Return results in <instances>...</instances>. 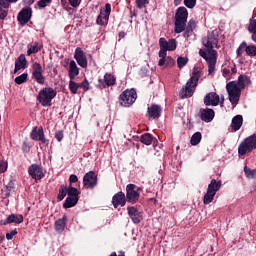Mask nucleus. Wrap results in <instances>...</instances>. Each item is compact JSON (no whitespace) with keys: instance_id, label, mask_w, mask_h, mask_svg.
Instances as JSON below:
<instances>
[{"instance_id":"4c0bfd02","label":"nucleus","mask_w":256,"mask_h":256,"mask_svg":"<svg viewBox=\"0 0 256 256\" xmlns=\"http://www.w3.org/2000/svg\"><path fill=\"white\" fill-rule=\"evenodd\" d=\"M65 197H67V186L61 185L60 189H59L58 199L60 201H63V199H65Z\"/></svg>"},{"instance_id":"37998d69","label":"nucleus","mask_w":256,"mask_h":256,"mask_svg":"<svg viewBox=\"0 0 256 256\" xmlns=\"http://www.w3.org/2000/svg\"><path fill=\"white\" fill-rule=\"evenodd\" d=\"M164 65L166 67H173L175 65V60L171 56L164 57Z\"/></svg>"},{"instance_id":"cd10ccee","label":"nucleus","mask_w":256,"mask_h":256,"mask_svg":"<svg viewBox=\"0 0 256 256\" xmlns=\"http://www.w3.org/2000/svg\"><path fill=\"white\" fill-rule=\"evenodd\" d=\"M27 47H28V50H27L28 57L35 53H39V51H41V49L43 48V46L40 45L39 42H34L32 44H28Z\"/></svg>"},{"instance_id":"9d476101","label":"nucleus","mask_w":256,"mask_h":256,"mask_svg":"<svg viewBox=\"0 0 256 256\" xmlns=\"http://www.w3.org/2000/svg\"><path fill=\"white\" fill-rule=\"evenodd\" d=\"M109 15H111V4L106 3L105 8L100 10V14L96 19L97 25H107L109 23Z\"/></svg>"},{"instance_id":"79ce46f5","label":"nucleus","mask_w":256,"mask_h":256,"mask_svg":"<svg viewBox=\"0 0 256 256\" xmlns=\"http://www.w3.org/2000/svg\"><path fill=\"white\" fill-rule=\"evenodd\" d=\"M201 139H203L201 132L194 133L193 134V145H199L201 143Z\"/></svg>"},{"instance_id":"052dcab7","label":"nucleus","mask_w":256,"mask_h":256,"mask_svg":"<svg viewBox=\"0 0 256 256\" xmlns=\"http://www.w3.org/2000/svg\"><path fill=\"white\" fill-rule=\"evenodd\" d=\"M109 256H117V252H112ZM118 256H125V252L123 251L118 252Z\"/></svg>"},{"instance_id":"f704fd0d","label":"nucleus","mask_w":256,"mask_h":256,"mask_svg":"<svg viewBox=\"0 0 256 256\" xmlns=\"http://www.w3.org/2000/svg\"><path fill=\"white\" fill-rule=\"evenodd\" d=\"M244 173L247 179H256V168L251 169L247 166L244 167Z\"/></svg>"},{"instance_id":"f03ea898","label":"nucleus","mask_w":256,"mask_h":256,"mask_svg":"<svg viewBox=\"0 0 256 256\" xmlns=\"http://www.w3.org/2000/svg\"><path fill=\"white\" fill-rule=\"evenodd\" d=\"M251 83V78L245 74L239 75L237 81L228 82L226 84V91L228 93L230 103L237 105V103H239V99H241V91H243L245 87H249Z\"/></svg>"},{"instance_id":"20e7f679","label":"nucleus","mask_w":256,"mask_h":256,"mask_svg":"<svg viewBox=\"0 0 256 256\" xmlns=\"http://www.w3.org/2000/svg\"><path fill=\"white\" fill-rule=\"evenodd\" d=\"M187 17H189V13L187 12V8L181 6L176 10L175 14V33H183L185 27H187Z\"/></svg>"},{"instance_id":"5fc2aeb1","label":"nucleus","mask_w":256,"mask_h":256,"mask_svg":"<svg viewBox=\"0 0 256 256\" xmlns=\"http://www.w3.org/2000/svg\"><path fill=\"white\" fill-rule=\"evenodd\" d=\"M14 235H17V230H13V231H11L10 233H7L6 234V239L8 240V241H11V239H13V236Z\"/></svg>"},{"instance_id":"72a5a7b5","label":"nucleus","mask_w":256,"mask_h":256,"mask_svg":"<svg viewBox=\"0 0 256 256\" xmlns=\"http://www.w3.org/2000/svg\"><path fill=\"white\" fill-rule=\"evenodd\" d=\"M140 142L144 145H151V143H153V136L149 133H145L140 137Z\"/></svg>"},{"instance_id":"c85d7f7f","label":"nucleus","mask_w":256,"mask_h":256,"mask_svg":"<svg viewBox=\"0 0 256 256\" xmlns=\"http://www.w3.org/2000/svg\"><path fill=\"white\" fill-rule=\"evenodd\" d=\"M219 189H221V181L212 179L210 184L208 185L207 191L213 193L214 195H217V191H219Z\"/></svg>"},{"instance_id":"423d86ee","label":"nucleus","mask_w":256,"mask_h":256,"mask_svg":"<svg viewBox=\"0 0 256 256\" xmlns=\"http://www.w3.org/2000/svg\"><path fill=\"white\" fill-rule=\"evenodd\" d=\"M256 149V134L250 135L245 138L238 146V155L243 157L249 155Z\"/></svg>"},{"instance_id":"e2e57ef3","label":"nucleus","mask_w":256,"mask_h":256,"mask_svg":"<svg viewBox=\"0 0 256 256\" xmlns=\"http://www.w3.org/2000/svg\"><path fill=\"white\" fill-rule=\"evenodd\" d=\"M181 1L183 0H174L175 7H179V5H181Z\"/></svg>"},{"instance_id":"2eb2a0df","label":"nucleus","mask_w":256,"mask_h":256,"mask_svg":"<svg viewBox=\"0 0 256 256\" xmlns=\"http://www.w3.org/2000/svg\"><path fill=\"white\" fill-rule=\"evenodd\" d=\"M181 99H187L189 97H193V76H191L186 82L185 87H183L180 91Z\"/></svg>"},{"instance_id":"c9c22d12","label":"nucleus","mask_w":256,"mask_h":256,"mask_svg":"<svg viewBox=\"0 0 256 256\" xmlns=\"http://www.w3.org/2000/svg\"><path fill=\"white\" fill-rule=\"evenodd\" d=\"M213 199H215V194L207 190L203 199L204 205H209V203H213Z\"/></svg>"},{"instance_id":"de8ad7c7","label":"nucleus","mask_w":256,"mask_h":256,"mask_svg":"<svg viewBox=\"0 0 256 256\" xmlns=\"http://www.w3.org/2000/svg\"><path fill=\"white\" fill-rule=\"evenodd\" d=\"M222 75L225 77V79H227V81H229V79H231V69L223 68Z\"/></svg>"},{"instance_id":"864d4df0","label":"nucleus","mask_w":256,"mask_h":256,"mask_svg":"<svg viewBox=\"0 0 256 256\" xmlns=\"http://www.w3.org/2000/svg\"><path fill=\"white\" fill-rule=\"evenodd\" d=\"M63 131L59 130L55 133V139H57V141L61 142L63 141Z\"/></svg>"},{"instance_id":"6e6552de","label":"nucleus","mask_w":256,"mask_h":256,"mask_svg":"<svg viewBox=\"0 0 256 256\" xmlns=\"http://www.w3.org/2000/svg\"><path fill=\"white\" fill-rule=\"evenodd\" d=\"M141 191L140 187H137L135 184H128L126 186V200L127 203H137L139 201V198L141 197V194L139 193Z\"/></svg>"},{"instance_id":"338daca9","label":"nucleus","mask_w":256,"mask_h":256,"mask_svg":"<svg viewBox=\"0 0 256 256\" xmlns=\"http://www.w3.org/2000/svg\"><path fill=\"white\" fill-rule=\"evenodd\" d=\"M119 37H125V32H120Z\"/></svg>"},{"instance_id":"b1692460","label":"nucleus","mask_w":256,"mask_h":256,"mask_svg":"<svg viewBox=\"0 0 256 256\" xmlns=\"http://www.w3.org/2000/svg\"><path fill=\"white\" fill-rule=\"evenodd\" d=\"M67 226V216L64 215L62 218H59L54 223V229L56 233H62L65 231V227Z\"/></svg>"},{"instance_id":"3c124183","label":"nucleus","mask_w":256,"mask_h":256,"mask_svg":"<svg viewBox=\"0 0 256 256\" xmlns=\"http://www.w3.org/2000/svg\"><path fill=\"white\" fill-rule=\"evenodd\" d=\"M69 5L71 7L77 8L79 5H81V0H67Z\"/></svg>"},{"instance_id":"680f3d73","label":"nucleus","mask_w":256,"mask_h":256,"mask_svg":"<svg viewBox=\"0 0 256 256\" xmlns=\"http://www.w3.org/2000/svg\"><path fill=\"white\" fill-rule=\"evenodd\" d=\"M25 5H33L35 0H24Z\"/></svg>"},{"instance_id":"0eeeda50","label":"nucleus","mask_w":256,"mask_h":256,"mask_svg":"<svg viewBox=\"0 0 256 256\" xmlns=\"http://www.w3.org/2000/svg\"><path fill=\"white\" fill-rule=\"evenodd\" d=\"M135 101H137V91L135 89H127L119 96L121 107H131Z\"/></svg>"},{"instance_id":"49530a36","label":"nucleus","mask_w":256,"mask_h":256,"mask_svg":"<svg viewBox=\"0 0 256 256\" xmlns=\"http://www.w3.org/2000/svg\"><path fill=\"white\" fill-rule=\"evenodd\" d=\"M49 3H51V0H40V1H38L37 5H38L39 9H45V7H47V5H49Z\"/></svg>"},{"instance_id":"58836bf2","label":"nucleus","mask_w":256,"mask_h":256,"mask_svg":"<svg viewBox=\"0 0 256 256\" xmlns=\"http://www.w3.org/2000/svg\"><path fill=\"white\" fill-rule=\"evenodd\" d=\"M27 77H28L27 73L21 74L20 76L15 78V80H14L15 84L22 85V83H25L27 81Z\"/></svg>"},{"instance_id":"393cba45","label":"nucleus","mask_w":256,"mask_h":256,"mask_svg":"<svg viewBox=\"0 0 256 256\" xmlns=\"http://www.w3.org/2000/svg\"><path fill=\"white\" fill-rule=\"evenodd\" d=\"M68 75L70 80L75 79L79 75V67H77L75 60H71L69 63Z\"/></svg>"},{"instance_id":"4468645a","label":"nucleus","mask_w":256,"mask_h":256,"mask_svg":"<svg viewBox=\"0 0 256 256\" xmlns=\"http://www.w3.org/2000/svg\"><path fill=\"white\" fill-rule=\"evenodd\" d=\"M117 81V78L111 73H106L104 78L99 79V89H106V87H113Z\"/></svg>"},{"instance_id":"4be33fe9","label":"nucleus","mask_w":256,"mask_h":256,"mask_svg":"<svg viewBox=\"0 0 256 256\" xmlns=\"http://www.w3.org/2000/svg\"><path fill=\"white\" fill-rule=\"evenodd\" d=\"M128 215L130 219L135 223L136 225L141 223V214L139 213V210L133 206H129L127 208Z\"/></svg>"},{"instance_id":"5701e85b","label":"nucleus","mask_w":256,"mask_h":256,"mask_svg":"<svg viewBox=\"0 0 256 256\" xmlns=\"http://www.w3.org/2000/svg\"><path fill=\"white\" fill-rule=\"evenodd\" d=\"M11 223H23V215L21 214H11L6 220H1V225H9Z\"/></svg>"},{"instance_id":"09e8293b","label":"nucleus","mask_w":256,"mask_h":256,"mask_svg":"<svg viewBox=\"0 0 256 256\" xmlns=\"http://www.w3.org/2000/svg\"><path fill=\"white\" fill-rule=\"evenodd\" d=\"M8 163L5 160L0 161V173H5L7 171Z\"/></svg>"},{"instance_id":"7c9ffc66","label":"nucleus","mask_w":256,"mask_h":256,"mask_svg":"<svg viewBox=\"0 0 256 256\" xmlns=\"http://www.w3.org/2000/svg\"><path fill=\"white\" fill-rule=\"evenodd\" d=\"M248 31L251 33V39L256 43V19H250Z\"/></svg>"},{"instance_id":"1a4fd4ad","label":"nucleus","mask_w":256,"mask_h":256,"mask_svg":"<svg viewBox=\"0 0 256 256\" xmlns=\"http://www.w3.org/2000/svg\"><path fill=\"white\" fill-rule=\"evenodd\" d=\"M32 76L33 79L38 82L39 85H45V76H43V67L38 62L32 64Z\"/></svg>"},{"instance_id":"aec40b11","label":"nucleus","mask_w":256,"mask_h":256,"mask_svg":"<svg viewBox=\"0 0 256 256\" xmlns=\"http://www.w3.org/2000/svg\"><path fill=\"white\" fill-rule=\"evenodd\" d=\"M28 173L32 179H35L36 181L43 179V169L37 164H32L28 169Z\"/></svg>"},{"instance_id":"6ab92c4d","label":"nucleus","mask_w":256,"mask_h":256,"mask_svg":"<svg viewBox=\"0 0 256 256\" xmlns=\"http://www.w3.org/2000/svg\"><path fill=\"white\" fill-rule=\"evenodd\" d=\"M200 119L204 123H211L215 119V110L211 108L201 109L200 110Z\"/></svg>"},{"instance_id":"ddd939ff","label":"nucleus","mask_w":256,"mask_h":256,"mask_svg":"<svg viewBox=\"0 0 256 256\" xmlns=\"http://www.w3.org/2000/svg\"><path fill=\"white\" fill-rule=\"evenodd\" d=\"M30 137L33 141H40L42 145H45L47 143V139L45 138V132H43V127H37L35 126L31 133Z\"/></svg>"},{"instance_id":"f257e3e1","label":"nucleus","mask_w":256,"mask_h":256,"mask_svg":"<svg viewBox=\"0 0 256 256\" xmlns=\"http://www.w3.org/2000/svg\"><path fill=\"white\" fill-rule=\"evenodd\" d=\"M202 43L207 51L200 49L199 55L207 62L209 75H213L217 65V51L215 49H219V30L208 32L207 36L202 39Z\"/></svg>"},{"instance_id":"c03bdc74","label":"nucleus","mask_w":256,"mask_h":256,"mask_svg":"<svg viewBox=\"0 0 256 256\" xmlns=\"http://www.w3.org/2000/svg\"><path fill=\"white\" fill-rule=\"evenodd\" d=\"M9 3H17V0H0V9H7Z\"/></svg>"},{"instance_id":"8fccbe9b","label":"nucleus","mask_w":256,"mask_h":256,"mask_svg":"<svg viewBox=\"0 0 256 256\" xmlns=\"http://www.w3.org/2000/svg\"><path fill=\"white\" fill-rule=\"evenodd\" d=\"M147 3H149V0H136V5L139 9H143Z\"/></svg>"},{"instance_id":"c756f323","label":"nucleus","mask_w":256,"mask_h":256,"mask_svg":"<svg viewBox=\"0 0 256 256\" xmlns=\"http://www.w3.org/2000/svg\"><path fill=\"white\" fill-rule=\"evenodd\" d=\"M79 202V197H71L68 196L63 204L64 209H71V207H75Z\"/></svg>"},{"instance_id":"0e129e2a","label":"nucleus","mask_w":256,"mask_h":256,"mask_svg":"<svg viewBox=\"0 0 256 256\" xmlns=\"http://www.w3.org/2000/svg\"><path fill=\"white\" fill-rule=\"evenodd\" d=\"M220 107H223V103H225V97L221 96V100H220Z\"/></svg>"},{"instance_id":"774afa93","label":"nucleus","mask_w":256,"mask_h":256,"mask_svg":"<svg viewBox=\"0 0 256 256\" xmlns=\"http://www.w3.org/2000/svg\"><path fill=\"white\" fill-rule=\"evenodd\" d=\"M188 127H189V129H191V127H192V125H191V119H188Z\"/></svg>"},{"instance_id":"39448f33","label":"nucleus","mask_w":256,"mask_h":256,"mask_svg":"<svg viewBox=\"0 0 256 256\" xmlns=\"http://www.w3.org/2000/svg\"><path fill=\"white\" fill-rule=\"evenodd\" d=\"M57 97V91L51 87H45L39 91L37 101L42 107H51V101Z\"/></svg>"},{"instance_id":"9b49d317","label":"nucleus","mask_w":256,"mask_h":256,"mask_svg":"<svg viewBox=\"0 0 256 256\" xmlns=\"http://www.w3.org/2000/svg\"><path fill=\"white\" fill-rule=\"evenodd\" d=\"M97 174L93 171L87 172L83 177V185L85 189H95L97 187Z\"/></svg>"},{"instance_id":"ea45409f","label":"nucleus","mask_w":256,"mask_h":256,"mask_svg":"<svg viewBox=\"0 0 256 256\" xmlns=\"http://www.w3.org/2000/svg\"><path fill=\"white\" fill-rule=\"evenodd\" d=\"M187 63H189V59L187 57H178L177 65H178L179 69H183V67H185V65H187Z\"/></svg>"},{"instance_id":"a211bd4d","label":"nucleus","mask_w":256,"mask_h":256,"mask_svg":"<svg viewBox=\"0 0 256 256\" xmlns=\"http://www.w3.org/2000/svg\"><path fill=\"white\" fill-rule=\"evenodd\" d=\"M74 59L77 61L80 67H87V56H85V52L80 47L75 49Z\"/></svg>"},{"instance_id":"473e14b6","label":"nucleus","mask_w":256,"mask_h":256,"mask_svg":"<svg viewBox=\"0 0 256 256\" xmlns=\"http://www.w3.org/2000/svg\"><path fill=\"white\" fill-rule=\"evenodd\" d=\"M245 53L248 57H256V46L247 45V42H245Z\"/></svg>"},{"instance_id":"f3484780","label":"nucleus","mask_w":256,"mask_h":256,"mask_svg":"<svg viewBox=\"0 0 256 256\" xmlns=\"http://www.w3.org/2000/svg\"><path fill=\"white\" fill-rule=\"evenodd\" d=\"M220 103V97L216 92H210L204 97V105L209 107L212 105V107H217Z\"/></svg>"},{"instance_id":"69168bd1","label":"nucleus","mask_w":256,"mask_h":256,"mask_svg":"<svg viewBox=\"0 0 256 256\" xmlns=\"http://www.w3.org/2000/svg\"><path fill=\"white\" fill-rule=\"evenodd\" d=\"M231 71H232V74L237 73V67L233 66V67L231 68Z\"/></svg>"},{"instance_id":"dca6fc26","label":"nucleus","mask_w":256,"mask_h":256,"mask_svg":"<svg viewBox=\"0 0 256 256\" xmlns=\"http://www.w3.org/2000/svg\"><path fill=\"white\" fill-rule=\"evenodd\" d=\"M127 203V196H125V193L118 192L112 197V205L114 209H117V207H125Z\"/></svg>"},{"instance_id":"f8f14e48","label":"nucleus","mask_w":256,"mask_h":256,"mask_svg":"<svg viewBox=\"0 0 256 256\" xmlns=\"http://www.w3.org/2000/svg\"><path fill=\"white\" fill-rule=\"evenodd\" d=\"M31 15H33V10L30 7L23 8L17 16V21L22 27L27 25L28 21H31Z\"/></svg>"},{"instance_id":"2f4dec72","label":"nucleus","mask_w":256,"mask_h":256,"mask_svg":"<svg viewBox=\"0 0 256 256\" xmlns=\"http://www.w3.org/2000/svg\"><path fill=\"white\" fill-rule=\"evenodd\" d=\"M16 70L17 69H25L27 67V58H25V54H21L15 61Z\"/></svg>"},{"instance_id":"603ef678","label":"nucleus","mask_w":256,"mask_h":256,"mask_svg":"<svg viewBox=\"0 0 256 256\" xmlns=\"http://www.w3.org/2000/svg\"><path fill=\"white\" fill-rule=\"evenodd\" d=\"M81 89H83V91H89V81L87 79L81 82Z\"/></svg>"},{"instance_id":"a878e982","label":"nucleus","mask_w":256,"mask_h":256,"mask_svg":"<svg viewBox=\"0 0 256 256\" xmlns=\"http://www.w3.org/2000/svg\"><path fill=\"white\" fill-rule=\"evenodd\" d=\"M243 127V116L242 115H236L232 119L231 123V129L232 131H239Z\"/></svg>"},{"instance_id":"412c9836","label":"nucleus","mask_w":256,"mask_h":256,"mask_svg":"<svg viewBox=\"0 0 256 256\" xmlns=\"http://www.w3.org/2000/svg\"><path fill=\"white\" fill-rule=\"evenodd\" d=\"M147 115L149 119H159V117H161V106L152 104L148 107Z\"/></svg>"},{"instance_id":"a19ab883","label":"nucleus","mask_w":256,"mask_h":256,"mask_svg":"<svg viewBox=\"0 0 256 256\" xmlns=\"http://www.w3.org/2000/svg\"><path fill=\"white\" fill-rule=\"evenodd\" d=\"M69 89L72 95H77L78 87H77V82L70 80L69 81Z\"/></svg>"},{"instance_id":"bb28decb","label":"nucleus","mask_w":256,"mask_h":256,"mask_svg":"<svg viewBox=\"0 0 256 256\" xmlns=\"http://www.w3.org/2000/svg\"><path fill=\"white\" fill-rule=\"evenodd\" d=\"M203 77V68L201 67H194L193 69V89L197 87L199 83V79Z\"/></svg>"},{"instance_id":"e433bc0d","label":"nucleus","mask_w":256,"mask_h":256,"mask_svg":"<svg viewBox=\"0 0 256 256\" xmlns=\"http://www.w3.org/2000/svg\"><path fill=\"white\" fill-rule=\"evenodd\" d=\"M67 195L68 197H79V190L73 186L67 187Z\"/></svg>"},{"instance_id":"13d9d810","label":"nucleus","mask_w":256,"mask_h":256,"mask_svg":"<svg viewBox=\"0 0 256 256\" xmlns=\"http://www.w3.org/2000/svg\"><path fill=\"white\" fill-rule=\"evenodd\" d=\"M185 7H188V9H193V0H184Z\"/></svg>"},{"instance_id":"6e6d98bb","label":"nucleus","mask_w":256,"mask_h":256,"mask_svg":"<svg viewBox=\"0 0 256 256\" xmlns=\"http://www.w3.org/2000/svg\"><path fill=\"white\" fill-rule=\"evenodd\" d=\"M69 181H70V185H71L72 183H77V181H79V178L77 177V175L71 174L69 177Z\"/></svg>"},{"instance_id":"4d7b16f0","label":"nucleus","mask_w":256,"mask_h":256,"mask_svg":"<svg viewBox=\"0 0 256 256\" xmlns=\"http://www.w3.org/2000/svg\"><path fill=\"white\" fill-rule=\"evenodd\" d=\"M191 33H193V29H191V24H189L186 31L184 32V37H190Z\"/></svg>"},{"instance_id":"a18cd8bd","label":"nucleus","mask_w":256,"mask_h":256,"mask_svg":"<svg viewBox=\"0 0 256 256\" xmlns=\"http://www.w3.org/2000/svg\"><path fill=\"white\" fill-rule=\"evenodd\" d=\"M244 51H245V41L242 42L238 47V49L236 50L237 57H242Z\"/></svg>"},{"instance_id":"bf43d9fd","label":"nucleus","mask_w":256,"mask_h":256,"mask_svg":"<svg viewBox=\"0 0 256 256\" xmlns=\"http://www.w3.org/2000/svg\"><path fill=\"white\" fill-rule=\"evenodd\" d=\"M7 17V11L3 10V8L0 9V19L3 20Z\"/></svg>"},{"instance_id":"7ed1b4c3","label":"nucleus","mask_w":256,"mask_h":256,"mask_svg":"<svg viewBox=\"0 0 256 256\" xmlns=\"http://www.w3.org/2000/svg\"><path fill=\"white\" fill-rule=\"evenodd\" d=\"M159 57L160 60L158 62L159 67H163L165 65V57H167V51H175L177 49V40L170 39L167 41L165 38L159 39Z\"/></svg>"}]
</instances>
